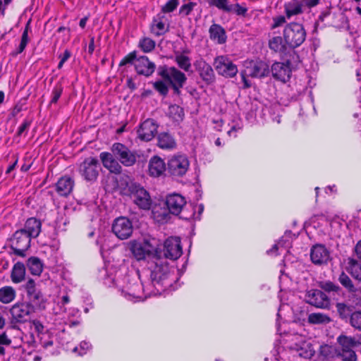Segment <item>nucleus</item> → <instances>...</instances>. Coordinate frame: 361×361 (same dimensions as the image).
I'll use <instances>...</instances> for the list:
<instances>
[{"label": "nucleus", "mask_w": 361, "mask_h": 361, "mask_svg": "<svg viewBox=\"0 0 361 361\" xmlns=\"http://www.w3.org/2000/svg\"><path fill=\"white\" fill-rule=\"evenodd\" d=\"M132 252L137 260L150 259L148 262L151 269V283L158 293H161L171 286L169 278L171 274L168 263L158 254L152 255L151 252L141 243H135L131 247Z\"/></svg>", "instance_id": "f257e3e1"}, {"label": "nucleus", "mask_w": 361, "mask_h": 361, "mask_svg": "<svg viewBox=\"0 0 361 361\" xmlns=\"http://www.w3.org/2000/svg\"><path fill=\"white\" fill-rule=\"evenodd\" d=\"M118 185L122 193L130 196L140 209L149 210L151 208L152 200L149 193L140 183L131 180L128 176L122 175L118 180Z\"/></svg>", "instance_id": "f03ea898"}, {"label": "nucleus", "mask_w": 361, "mask_h": 361, "mask_svg": "<svg viewBox=\"0 0 361 361\" xmlns=\"http://www.w3.org/2000/svg\"><path fill=\"white\" fill-rule=\"evenodd\" d=\"M157 74L171 86L174 94H180V89L187 81V77L184 73L174 66L163 65L158 67Z\"/></svg>", "instance_id": "7ed1b4c3"}, {"label": "nucleus", "mask_w": 361, "mask_h": 361, "mask_svg": "<svg viewBox=\"0 0 361 361\" xmlns=\"http://www.w3.org/2000/svg\"><path fill=\"white\" fill-rule=\"evenodd\" d=\"M283 37L288 47L295 49L303 44L307 33L302 24L291 22L285 26Z\"/></svg>", "instance_id": "20e7f679"}, {"label": "nucleus", "mask_w": 361, "mask_h": 361, "mask_svg": "<svg viewBox=\"0 0 361 361\" xmlns=\"http://www.w3.org/2000/svg\"><path fill=\"white\" fill-rule=\"evenodd\" d=\"M28 301L35 310H44L46 308L47 299L41 290L37 287L35 281L30 279L24 285Z\"/></svg>", "instance_id": "39448f33"}, {"label": "nucleus", "mask_w": 361, "mask_h": 361, "mask_svg": "<svg viewBox=\"0 0 361 361\" xmlns=\"http://www.w3.org/2000/svg\"><path fill=\"white\" fill-rule=\"evenodd\" d=\"M111 151L119 162L126 167L133 166L137 161V152L121 142H115Z\"/></svg>", "instance_id": "423d86ee"}, {"label": "nucleus", "mask_w": 361, "mask_h": 361, "mask_svg": "<svg viewBox=\"0 0 361 361\" xmlns=\"http://www.w3.org/2000/svg\"><path fill=\"white\" fill-rule=\"evenodd\" d=\"M190 161L185 154H175L167 162V171L173 177H183L188 171Z\"/></svg>", "instance_id": "0eeeda50"}, {"label": "nucleus", "mask_w": 361, "mask_h": 361, "mask_svg": "<svg viewBox=\"0 0 361 361\" xmlns=\"http://www.w3.org/2000/svg\"><path fill=\"white\" fill-rule=\"evenodd\" d=\"M30 242L31 238L21 228L16 231L11 238V248L15 255L25 257V252L30 247Z\"/></svg>", "instance_id": "6e6552de"}, {"label": "nucleus", "mask_w": 361, "mask_h": 361, "mask_svg": "<svg viewBox=\"0 0 361 361\" xmlns=\"http://www.w3.org/2000/svg\"><path fill=\"white\" fill-rule=\"evenodd\" d=\"M99 163L94 157L86 158L79 166V173L87 181H94L99 176Z\"/></svg>", "instance_id": "1a4fd4ad"}, {"label": "nucleus", "mask_w": 361, "mask_h": 361, "mask_svg": "<svg viewBox=\"0 0 361 361\" xmlns=\"http://www.w3.org/2000/svg\"><path fill=\"white\" fill-rule=\"evenodd\" d=\"M35 309L27 302L17 303L10 310L11 314V324L25 323Z\"/></svg>", "instance_id": "9d476101"}, {"label": "nucleus", "mask_w": 361, "mask_h": 361, "mask_svg": "<svg viewBox=\"0 0 361 361\" xmlns=\"http://www.w3.org/2000/svg\"><path fill=\"white\" fill-rule=\"evenodd\" d=\"M214 66L218 74L226 78H233L238 73L237 66L226 56L216 57Z\"/></svg>", "instance_id": "9b49d317"}, {"label": "nucleus", "mask_w": 361, "mask_h": 361, "mask_svg": "<svg viewBox=\"0 0 361 361\" xmlns=\"http://www.w3.org/2000/svg\"><path fill=\"white\" fill-rule=\"evenodd\" d=\"M112 231L120 239L128 238L133 233L132 222L126 217L121 216L114 220Z\"/></svg>", "instance_id": "f8f14e48"}, {"label": "nucleus", "mask_w": 361, "mask_h": 361, "mask_svg": "<svg viewBox=\"0 0 361 361\" xmlns=\"http://www.w3.org/2000/svg\"><path fill=\"white\" fill-rule=\"evenodd\" d=\"M271 72L275 80L286 82L290 78L292 73L290 61L286 60L285 62H274L271 67Z\"/></svg>", "instance_id": "ddd939ff"}, {"label": "nucleus", "mask_w": 361, "mask_h": 361, "mask_svg": "<svg viewBox=\"0 0 361 361\" xmlns=\"http://www.w3.org/2000/svg\"><path fill=\"white\" fill-rule=\"evenodd\" d=\"M163 252L166 259L171 260L178 259L183 253L180 239L173 237L166 239L164 244Z\"/></svg>", "instance_id": "4468645a"}, {"label": "nucleus", "mask_w": 361, "mask_h": 361, "mask_svg": "<svg viewBox=\"0 0 361 361\" xmlns=\"http://www.w3.org/2000/svg\"><path fill=\"white\" fill-rule=\"evenodd\" d=\"M193 66L200 78L207 85H211L215 82V74L212 67L203 59L200 58L196 60Z\"/></svg>", "instance_id": "2eb2a0df"}, {"label": "nucleus", "mask_w": 361, "mask_h": 361, "mask_svg": "<svg viewBox=\"0 0 361 361\" xmlns=\"http://www.w3.org/2000/svg\"><path fill=\"white\" fill-rule=\"evenodd\" d=\"M307 302L316 307L326 309L330 306L329 297L320 290L312 289L305 294Z\"/></svg>", "instance_id": "dca6fc26"}, {"label": "nucleus", "mask_w": 361, "mask_h": 361, "mask_svg": "<svg viewBox=\"0 0 361 361\" xmlns=\"http://www.w3.org/2000/svg\"><path fill=\"white\" fill-rule=\"evenodd\" d=\"M327 17H331V18L330 22L331 25L338 29L349 30V20L343 12L334 13H331L329 11L323 12L319 16V19L323 22Z\"/></svg>", "instance_id": "f3484780"}, {"label": "nucleus", "mask_w": 361, "mask_h": 361, "mask_svg": "<svg viewBox=\"0 0 361 361\" xmlns=\"http://www.w3.org/2000/svg\"><path fill=\"white\" fill-rule=\"evenodd\" d=\"M158 126L153 119L148 118L142 122L137 131V137L142 141L152 140L157 133Z\"/></svg>", "instance_id": "a211bd4d"}, {"label": "nucleus", "mask_w": 361, "mask_h": 361, "mask_svg": "<svg viewBox=\"0 0 361 361\" xmlns=\"http://www.w3.org/2000/svg\"><path fill=\"white\" fill-rule=\"evenodd\" d=\"M310 258L312 263L321 265L327 263L330 258V253L324 245L317 244L311 248Z\"/></svg>", "instance_id": "6ab92c4d"}, {"label": "nucleus", "mask_w": 361, "mask_h": 361, "mask_svg": "<svg viewBox=\"0 0 361 361\" xmlns=\"http://www.w3.org/2000/svg\"><path fill=\"white\" fill-rule=\"evenodd\" d=\"M245 71L252 78L266 77L270 72L269 65L263 61H251Z\"/></svg>", "instance_id": "aec40b11"}, {"label": "nucleus", "mask_w": 361, "mask_h": 361, "mask_svg": "<svg viewBox=\"0 0 361 361\" xmlns=\"http://www.w3.org/2000/svg\"><path fill=\"white\" fill-rule=\"evenodd\" d=\"M103 166L111 173L120 174L122 171L121 164L115 157L112 152H104L99 155Z\"/></svg>", "instance_id": "412c9836"}, {"label": "nucleus", "mask_w": 361, "mask_h": 361, "mask_svg": "<svg viewBox=\"0 0 361 361\" xmlns=\"http://www.w3.org/2000/svg\"><path fill=\"white\" fill-rule=\"evenodd\" d=\"M185 204L186 201L184 197L179 194L173 193L166 197V204L169 211L173 214H179Z\"/></svg>", "instance_id": "4be33fe9"}, {"label": "nucleus", "mask_w": 361, "mask_h": 361, "mask_svg": "<svg viewBox=\"0 0 361 361\" xmlns=\"http://www.w3.org/2000/svg\"><path fill=\"white\" fill-rule=\"evenodd\" d=\"M135 68L138 75L149 77L154 72L156 65L154 63L150 61L147 56H142L136 60Z\"/></svg>", "instance_id": "5701e85b"}, {"label": "nucleus", "mask_w": 361, "mask_h": 361, "mask_svg": "<svg viewBox=\"0 0 361 361\" xmlns=\"http://www.w3.org/2000/svg\"><path fill=\"white\" fill-rule=\"evenodd\" d=\"M167 171V166L164 159L158 156H153L149 161L148 172L152 177L158 178Z\"/></svg>", "instance_id": "b1692460"}, {"label": "nucleus", "mask_w": 361, "mask_h": 361, "mask_svg": "<svg viewBox=\"0 0 361 361\" xmlns=\"http://www.w3.org/2000/svg\"><path fill=\"white\" fill-rule=\"evenodd\" d=\"M55 187L59 195L66 197L73 189L74 180L71 177L65 176L59 179Z\"/></svg>", "instance_id": "393cba45"}, {"label": "nucleus", "mask_w": 361, "mask_h": 361, "mask_svg": "<svg viewBox=\"0 0 361 361\" xmlns=\"http://www.w3.org/2000/svg\"><path fill=\"white\" fill-rule=\"evenodd\" d=\"M42 228V222L40 220L31 217L27 219L25 223L24 228H22L32 238H37Z\"/></svg>", "instance_id": "a878e982"}, {"label": "nucleus", "mask_w": 361, "mask_h": 361, "mask_svg": "<svg viewBox=\"0 0 361 361\" xmlns=\"http://www.w3.org/2000/svg\"><path fill=\"white\" fill-rule=\"evenodd\" d=\"M209 36L212 40L216 41L218 44H224L227 36L224 28L219 24H212L209 30Z\"/></svg>", "instance_id": "bb28decb"}, {"label": "nucleus", "mask_w": 361, "mask_h": 361, "mask_svg": "<svg viewBox=\"0 0 361 361\" xmlns=\"http://www.w3.org/2000/svg\"><path fill=\"white\" fill-rule=\"evenodd\" d=\"M284 11L288 19L292 16L302 14L304 12L302 3L300 0H290L284 4Z\"/></svg>", "instance_id": "cd10ccee"}, {"label": "nucleus", "mask_w": 361, "mask_h": 361, "mask_svg": "<svg viewBox=\"0 0 361 361\" xmlns=\"http://www.w3.org/2000/svg\"><path fill=\"white\" fill-rule=\"evenodd\" d=\"M157 145L163 149H173L176 148V142L169 133H161L157 137Z\"/></svg>", "instance_id": "c85d7f7f"}, {"label": "nucleus", "mask_w": 361, "mask_h": 361, "mask_svg": "<svg viewBox=\"0 0 361 361\" xmlns=\"http://www.w3.org/2000/svg\"><path fill=\"white\" fill-rule=\"evenodd\" d=\"M346 271L351 275L357 283H361V264L353 258L348 259Z\"/></svg>", "instance_id": "c756f323"}, {"label": "nucleus", "mask_w": 361, "mask_h": 361, "mask_svg": "<svg viewBox=\"0 0 361 361\" xmlns=\"http://www.w3.org/2000/svg\"><path fill=\"white\" fill-rule=\"evenodd\" d=\"M25 267L23 263L18 262L12 269L11 278L13 283H18L25 279Z\"/></svg>", "instance_id": "7c9ffc66"}, {"label": "nucleus", "mask_w": 361, "mask_h": 361, "mask_svg": "<svg viewBox=\"0 0 361 361\" xmlns=\"http://www.w3.org/2000/svg\"><path fill=\"white\" fill-rule=\"evenodd\" d=\"M27 267L32 275L39 276L43 270V263L37 257H31L27 261Z\"/></svg>", "instance_id": "2f4dec72"}, {"label": "nucleus", "mask_w": 361, "mask_h": 361, "mask_svg": "<svg viewBox=\"0 0 361 361\" xmlns=\"http://www.w3.org/2000/svg\"><path fill=\"white\" fill-rule=\"evenodd\" d=\"M336 307L340 318L345 321H350V317L355 312L353 305L344 302H338Z\"/></svg>", "instance_id": "473e14b6"}, {"label": "nucleus", "mask_w": 361, "mask_h": 361, "mask_svg": "<svg viewBox=\"0 0 361 361\" xmlns=\"http://www.w3.org/2000/svg\"><path fill=\"white\" fill-rule=\"evenodd\" d=\"M283 41V37H273L269 40V47L276 53H284L286 50L287 44Z\"/></svg>", "instance_id": "72a5a7b5"}, {"label": "nucleus", "mask_w": 361, "mask_h": 361, "mask_svg": "<svg viewBox=\"0 0 361 361\" xmlns=\"http://www.w3.org/2000/svg\"><path fill=\"white\" fill-rule=\"evenodd\" d=\"M168 115L174 122L180 123L183 121L185 117L184 109L177 104L170 105Z\"/></svg>", "instance_id": "f704fd0d"}, {"label": "nucleus", "mask_w": 361, "mask_h": 361, "mask_svg": "<svg viewBox=\"0 0 361 361\" xmlns=\"http://www.w3.org/2000/svg\"><path fill=\"white\" fill-rule=\"evenodd\" d=\"M338 281L341 283V284L345 288L348 292L350 293H356L359 290V286L361 283H357V281H355V283H353L352 280L349 278V276L345 274L344 272H342L339 277Z\"/></svg>", "instance_id": "c9c22d12"}, {"label": "nucleus", "mask_w": 361, "mask_h": 361, "mask_svg": "<svg viewBox=\"0 0 361 361\" xmlns=\"http://www.w3.org/2000/svg\"><path fill=\"white\" fill-rule=\"evenodd\" d=\"M16 298V290L11 286H4L0 288V301L4 304L12 302Z\"/></svg>", "instance_id": "e433bc0d"}, {"label": "nucleus", "mask_w": 361, "mask_h": 361, "mask_svg": "<svg viewBox=\"0 0 361 361\" xmlns=\"http://www.w3.org/2000/svg\"><path fill=\"white\" fill-rule=\"evenodd\" d=\"M337 342L341 345L340 350H350L356 347L354 338L352 336L341 335L337 338Z\"/></svg>", "instance_id": "4c0bfd02"}, {"label": "nucleus", "mask_w": 361, "mask_h": 361, "mask_svg": "<svg viewBox=\"0 0 361 361\" xmlns=\"http://www.w3.org/2000/svg\"><path fill=\"white\" fill-rule=\"evenodd\" d=\"M175 61L180 69L185 72L191 71L190 59L188 56L182 54H176Z\"/></svg>", "instance_id": "58836bf2"}, {"label": "nucleus", "mask_w": 361, "mask_h": 361, "mask_svg": "<svg viewBox=\"0 0 361 361\" xmlns=\"http://www.w3.org/2000/svg\"><path fill=\"white\" fill-rule=\"evenodd\" d=\"M307 321L310 324H321L329 323L331 319L329 316L323 313H311L308 316Z\"/></svg>", "instance_id": "ea45409f"}, {"label": "nucleus", "mask_w": 361, "mask_h": 361, "mask_svg": "<svg viewBox=\"0 0 361 361\" xmlns=\"http://www.w3.org/2000/svg\"><path fill=\"white\" fill-rule=\"evenodd\" d=\"M298 355L305 359H310L314 355V350L310 343H303L300 348L297 349Z\"/></svg>", "instance_id": "a19ab883"}, {"label": "nucleus", "mask_w": 361, "mask_h": 361, "mask_svg": "<svg viewBox=\"0 0 361 361\" xmlns=\"http://www.w3.org/2000/svg\"><path fill=\"white\" fill-rule=\"evenodd\" d=\"M139 47L145 53L150 52L155 48V42L149 37H144L140 40Z\"/></svg>", "instance_id": "79ce46f5"}, {"label": "nucleus", "mask_w": 361, "mask_h": 361, "mask_svg": "<svg viewBox=\"0 0 361 361\" xmlns=\"http://www.w3.org/2000/svg\"><path fill=\"white\" fill-rule=\"evenodd\" d=\"M211 6H215L224 12L230 13L231 9L228 4V0H206Z\"/></svg>", "instance_id": "37998d69"}, {"label": "nucleus", "mask_w": 361, "mask_h": 361, "mask_svg": "<svg viewBox=\"0 0 361 361\" xmlns=\"http://www.w3.org/2000/svg\"><path fill=\"white\" fill-rule=\"evenodd\" d=\"M319 287L328 293H336L339 294L342 292V289L331 281H322L319 283Z\"/></svg>", "instance_id": "c03bdc74"}, {"label": "nucleus", "mask_w": 361, "mask_h": 361, "mask_svg": "<svg viewBox=\"0 0 361 361\" xmlns=\"http://www.w3.org/2000/svg\"><path fill=\"white\" fill-rule=\"evenodd\" d=\"M151 30L157 36H160L166 32L165 24L162 21H158L156 19L152 22Z\"/></svg>", "instance_id": "a18cd8bd"}, {"label": "nucleus", "mask_w": 361, "mask_h": 361, "mask_svg": "<svg viewBox=\"0 0 361 361\" xmlns=\"http://www.w3.org/2000/svg\"><path fill=\"white\" fill-rule=\"evenodd\" d=\"M349 322L354 329L361 331V310L355 311L350 317Z\"/></svg>", "instance_id": "49530a36"}, {"label": "nucleus", "mask_w": 361, "mask_h": 361, "mask_svg": "<svg viewBox=\"0 0 361 361\" xmlns=\"http://www.w3.org/2000/svg\"><path fill=\"white\" fill-rule=\"evenodd\" d=\"M167 82L164 80H158L154 82L153 87L160 94L166 96L169 92V87L166 84Z\"/></svg>", "instance_id": "de8ad7c7"}, {"label": "nucleus", "mask_w": 361, "mask_h": 361, "mask_svg": "<svg viewBox=\"0 0 361 361\" xmlns=\"http://www.w3.org/2000/svg\"><path fill=\"white\" fill-rule=\"evenodd\" d=\"M338 355L343 361H356L357 360V355L354 350H340L338 353Z\"/></svg>", "instance_id": "09e8293b"}, {"label": "nucleus", "mask_w": 361, "mask_h": 361, "mask_svg": "<svg viewBox=\"0 0 361 361\" xmlns=\"http://www.w3.org/2000/svg\"><path fill=\"white\" fill-rule=\"evenodd\" d=\"M137 58V52L133 51L126 55L119 63V66H126L127 64H135Z\"/></svg>", "instance_id": "8fccbe9b"}, {"label": "nucleus", "mask_w": 361, "mask_h": 361, "mask_svg": "<svg viewBox=\"0 0 361 361\" xmlns=\"http://www.w3.org/2000/svg\"><path fill=\"white\" fill-rule=\"evenodd\" d=\"M92 347V345L85 341H82L79 346H76L73 348V352H78L80 355H83L87 353V350H89Z\"/></svg>", "instance_id": "3c124183"}, {"label": "nucleus", "mask_w": 361, "mask_h": 361, "mask_svg": "<svg viewBox=\"0 0 361 361\" xmlns=\"http://www.w3.org/2000/svg\"><path fill=\"white\" fill-rule=\"evenodd\" d=\"M99 278L102 279L104 281V283L109 286L114 285V278L108 274L107 271L104 267L99 270Z\"/></svg>", "instance_id": "603ef678"}, {"label": "nucleus", "mask_w": 361, "mask_h": 361, "mask_svg": "<svg viewBox=\"0 0 361 361\" xmlns=\"http://www.w3.org/2000/svg\"><path fill=\"white\" fill-rule=\"evenodd\" d=\"M228 7L231 8L230 12H233L238 16H245L247 12V8L240 6L239 4H231Z\"/></svg>", "instance_id": "864d4df0"}, {"label": "nucleus", "mask_w": 361, "mask_h": 361, "mask_svg": "<svg viewBox=\"0 0 361 361\" xmlns=\"http://www.w3.org/2000/svg\"><path fill=\"white\" fill-rule=\"evenodd\" d=\"M28 42V31H27V26L25 29V30L23 32L22 37H21V41L18 47V53L20 54L22 53L24 49H25L27 44Z\"/></svg>", "instance_id": "5fc2aeb1"}, {"label": "nucleus", "mask_w": 361, "mask_h": 361, "mask_svg": "<svg viewBox=\"0 0 361 361\" xmlns=\"http://www.w3.org/2000/svg\"><path fill=\"white\" fill-rule=\"evenodd\" d=\"M178 0H169L167 3L162 7L161 11L164 13H170L173 11L178 5Z\"/></svg>", "instance_id": "6e6d98bb"}, {"label": "nucleus", "mask_w": 361, "mask_h": 361, "mask_svg": "<svg viewBox=\"0 0 361 361\" xmlns=\"http://www.w3.org/2000/svg\"><path fill=\"white\" fill-rule=\"evenodd\" d=\"M332 348L329 345H323L319 348V355L324 358H329L332 356Z\"/></svg>", "instance_id": "4d7b16f0"}, {"label": "nucleus", "mask_w": 361, "mask_h": 361, "mask_svg": "<svg viewBox=\"0 0 361 361\" xmlns=\"http://www.w3.org/2000/svg\"><path fill=\"white\" fill-rule=\"evenodd\" d=\"M63 92V87L61 85H57L54 87L52 91V98L51 100V103H56L60 98L61 94Z\"/></svg>", "instance_id": "13d9d810"}, {"label": "nucleus", "mask_w": 361, "mask_h": 361, "mask_svg": "<svg viewBox=\"0 0 361 361\" xmlns=\"http://www.w3.org/2000/svg\"><path fill=\"white\" fill-rule=\"evenodd\" d=\"M197 208H198V212L197 214H196L195 212L190 216H184L183 215L181 216L182 219H187V220H190V219H195V220H200V216L202 214V213L204 211V205L202 204H200L197 206Z\"/></svg>", "instance_id": "bf43d9fd"}, {"label": "nucleus", "mask_w": 361, "mask_h": 361, "mask_svg": "<svg viewBox=\"0 0 361 361\" xmlns=\"http://www.w3.org/2000/svg\"><path fill=\"white\" fill-rule=\"evenodd\" d=\"M196 5L195 3L189 2L188 4H183L179 11L180 14H183L184 16H188L191 11L193 9L194 6Z\"/></svg>", "instance_id": "052dcab7"}, {"label": "nucleus", "mask_w": 361, "mask_h": 361, "mask_svg": "<svg viewBox=\"0 0 361 361\" xmlns=\"http://www.w3.org/2000/svg\"><path fill=\"white\" fill-rule=\"evenodd\" d=\"M31 123V120H24L23 123L19 126L15 137L20 136L25 130H27L30 128Z\"/></svg>", "instance_id": "680f3d73"}, {"label": "nucleus", "mask_w": 361, "mask_h": 361, "mask_svg": "<svg viewBox=\"0 0 361 361\" xmlns=\"http://www.w3.org/2000/svg\"><path fill=\"white\" fill-rule=\"evenodd\" d=\"M302 3V8L307 7L311 8L317 6L320 3V0H300Z\"/></svg>", "instance_id": "e2e57ef3"}, {"label": "nucleus", "mask_w": 361, "mask_h": 361, "mask_svg": "<svg viewBox=\"0 0 361 361\" xmlns=\"http://www.w3.org/2000/svg\"><path fill=\"white\" fill-rule=\"evenodd\" d=\"M286 18L287 17L283 16H279L276 18H274V24L272 25V28L278 27L286 23Z\"/></svg>", "instance_id": "0e129e2a"}, {"label": "nucleus", "mask_w": 361, "mask_h": 361, "mask_svg": "<svg viewBox=\"0 0 361 361\" xmlns=\"http://www.w3.org/2000/svg\"><path fill=\"white\" fill-rule=\"evenodd\" d=\"M32 326H34L35 331L38 334H42L44 330V325L37 319H34L31 322Z\"/></svg>", "instance_id": "69168bd1"}, {"label": "nucleus", "mask_w": 361, "mask_h": 361, "mask_svg": "<svg viewBox=\"0 0 361 361\" xmlns=\"http://www.w3.org/2000/svg\"><path fill=\"white\" fill-rule=\"evenodd\" d=\"M240 75H241V78H242V81L243 82V88L244 89H247L249 87H251V82L247 78V76L248 75H247V72H246V71H243V72H241L240 73Z\"/></svg>", "instance_id": "338daca9"}, {"label": "nucleus", "mask_w": 361, "mask_h": 361, "mask_svg": "<svg viewBox=\"0 0 361 361\" xmlns=\"http://www.w3.org/2000/svg\"><path fill=\"white\" fill-rule=\"evenodd\" d=\"M11 343V340L8 338L6 333L0 334V345H9Z\"/></svg>", "instance_id": "774afa93"}]
</instances>
